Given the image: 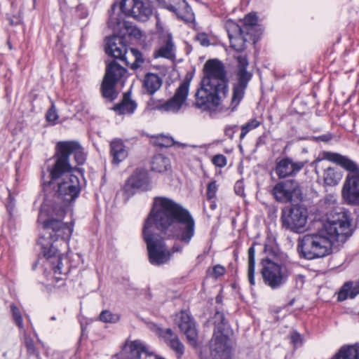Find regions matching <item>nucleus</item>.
Segmentation results:
<instances>
[{"label": "nucleus", "instance_id": "8", "mask_svg": "<svg viewBox=\"0 0 359 359\" xmlns=\"http://www.w3.org/2000/svg\"><path fill=\"white\" fill-rule=\"evenodd\" d=\"M237 67L235 72V79L232 83V97L230 106L233 110L244 97L245 90L252 74L247 71L248 60L247 57L241 55L236 57Z\"/></svg>", "mask_w": 359, "mask_h": 359}, {"label": "nucleus", "instance_id": "48", "mask_svg": "<svg viewBox=\"0 0 359 359\" xmlns=\"http://www.w3.org/2000/svg\"><path fill=\"white\" fill-rule=\"evenodd\" d=\"M212 163L219 168H223L226 165V158L222 154H217L212 159Z\"/></svg>", "mask_w": 359, "mask_h": 359}, {"label": "nucleus", "instance_id": "3", "mask_svg": "<svg viewBox=\"0 0 359 359\" xmlns=\"http://www.w3.org/2000/svg\"><path fill=\"white\" fill-rule=\"evenodd\" d=\"M352 234L351 221L346 212L331 213L318 232L308 233L298 240L297 252L301 257L314 259L332 252L335 243H344Z\"/></svg>", "mask_w": 359, "mask_h": 359}, {"label": "nucleus", "instance_id": "56", "mask_svg": "<svg viewBox=\"0 0 359 359\" xmlns=\"http://www.w3.org/2000/svg\"><path fill=\"white\" fill-rule=\"evenodd\" d=\"M320 139H321L322 140H323V141H327V140H328V139H327V138H326V137H325V136H322V137H320Z\"/></svg>", "mask_w": 359, "mask_h": 359}, {"label": "nucleus", "instance_id": "60", "mask_svg": "<svg viewBox=\"0 0 359 359\" xmlns=\"http://www.w3.org/2000/svg\"><path fill=\"white\" fill-rule=\"evenodd\" d=\"M321 159H316V161H320Z\"/></svg>", "mask_w": 359, "mask_h": 359}, {"label": "nucleus", "instance_id": "47", "mask_svg": "<svg viewBox=\"0 0 359 359\" xmlns=\"http://www.w3.org/2000/svg\"><path fill=\"white\" fill-rule=\"evenodd\" d=\"M323 202L326 208H332L337 204V196L334 194L326 195L324 197Z\"/></svg>", "mask_w": 359, "mask_h": 359}, {"label": "nucleus", "instance_id": "26", "mask_svg": "<svg viewBox=\"0 0 359 359\" xmlns=\"http://www.w3.org/2000/svg\"><path fill=\"white\" fill-rule=\"evenodd\" d=\"M151 168L153 171L164 172L171 168L170 159L162 154L155 155L151 160Z\"/></svg>", "mask_w": 359, "mask_h": 359}, {"label": "nucleus", "instance_id": "33", "mask_svg": "<svg viewBox=\"0 0 359 359\" xmlns=\"http://www.w3.org/2000/svg\"><path fill=\"white\" fill-rule=\"evenodd\" d=\"M231 47L236 51H242L245 48V42L248 39L245 37L244 33L229 37Z\"/></svg>", "mask_w": 359, "mask_h": 359}, {"label": "nucleus", "instance_id": "14", "mask_svg": "<svg viewBox=\"0 0 359 359\" xmlns=\"http://www.w3.org/2000/svg\"><path fill=\"white\" fill-rule=\"evenodd\" d=\"M229 334H213L210 342V355L213 359H230L232 342Z\"/></svg>", "mask_w": 359, "mask_h": 359}, {"label": "nucleus", "instance_id": "34", "mask_svg": "<svg viewBox=\"0 0 359 359\" xmlns=\"http://www.w3.org/2000/svg\"><path fill=\"white\" fill-rule=\"evenodd\" d=\"M44 239L45 238L43 236L40 237L39 242L42 245L43 253L44 256L47 258L49 263H50L51 260H53L55 257L60 255V253H58L57 248H55L53 244H50L49 248L46 247V244L43 242Z\"/></svg>", "mask_w": 359, "mask_h": 359}, {"label": "nucleus", "instance_id": "5", "mask_svg": "<svg viewBox=\"0 0 359 359\" xmlns=\"http://www.w3.org/2000/svg\"><path fill=\"white\" fill-rule=\"evenodd\" d=\"M322 158L335 163L348 171L342 189L341 196L345 203L359 205V167L352 160L337 153L323 151Z\"/></svg>", "mask_w": 359, "mask_h": 359}, {"label": "nucleus", "instance_id": "23", "mask_svg": "<svg viewBox=\"0 0 359 359\" xmlns=\"http://www.w3.org/2000/svg\"><path fill=\"white\" fill-rule=\"evenodd\" d=\"M126 70L115 61H111L107 65L105 79H108L116 83L126 73Z\"/></svg>", "mask_w": 359, "mask_h": 359}, {"label": "nucleus", "instance_id": "12", "mask_svg": "<svg viewBox=\"0 0 359 359\" xmlns=\"http://www.w3.org/2000/svg\"><path fill=\"white\" fill-rule=\"evenodd\" d=\"M119 8L126 15L131 16L141 22L149 20L152 13L150 5L140 0H121Z\"/></svg>", "mask_w": 359, "mask_h": 359}, {"label": "nucleus", "instance_id": "25", "mask_svg": "<svg viewBox=\"0 0 359 359\" xmlns=\"http://www.w3.org/2000/svg\"><path fill=\"white\" fill-rule=\"evenodd\" d=\"M215 329L213 334H229L231 332L229 324L226 321L224 314L217 311L213 317Z\"/></svg>", "mask_w": 359, "mask_h": 359}, {"label": "nucleus", "instance_id": "38", "mask_svg": "<svg viewBox=\"0 0 359 359\" xmlns=\"http://www.w3.org/2000/svg\"><path fill=\"white\" fill-rule=\"evenodd\" d=\"M99 318L104 323H116L119 320L120 316L116 313H113L110 311L104 310L101 312Z\"/></svg>", "mask_w": 359, "mask_h": 359}, {"label": "nucleus", "instance_id": "51", "mask_svg": "<svg viewBox=\"0 0 359 359\" xmlns=\"http://www.w3.org/2000/svg\"><path fill=\"white\" fill-rule=\"evenodd\" d=\"M237 130V126H228L224 130V134L230 139H233L234 133Z\"/></svg>", "mask_w": 359, "mask_h": 359}, {"label": "nucleus", "instance_id": "27", "mask_svg": "<svg viewBox=\"0 0 359 359\" xmlns=\"http://www.w3.org/2000/svg\"><path fill=\"white\" fill-rule=\"evenodd\" d=\"M131 359H151L152 355L148 353L145 346L140 341H135L131 344Z\"/></svg>", "mask_w": 359, "mask_h": 359}, {"label": "nucleus", "instance_id": "57", "mask_svg": "<svg viewBox=\"0 0 359 359\" xmlns=\"http://www.w3.org/2000/svg\"><path fill=\"white\" fill-rule=\"evenodd\" d=\"M220 301V299L219 298V297H217V302H219Z\"/></svg>", "mask_w": 359, "mask_h": 359}, {"label": "nucleus", "instance_id": "50", "mask_svg": "<svg viewBox=\"0 0 359 359\" xmlns=\"http://www.w3.org/2000/svg\"><path fill=\"white\" fill-rule=\"evenodd\" d=\"M225 271H226V269L223 266H222L220 264H217L213 267L212 274H213L214 277L218 278L221 276H223L224 274Z\"/></svg>", "mask_w": 359, "mask_h": 359}, {"label": "nucleus", "instance_id": "15", "mask_svg": "<svg viewBox=\"0 0 359 359\" xmlns=\"http://www.w3.org/2000/svg\"><path fill=\"white\" fill-rule=\"evenodd\" d=\"M175 322L186 335L188 342L192 346L197 345L198 333L195 324L189 315L185 311L177 314Z\"/></svg>", "mask_w": 359, "mask_h": 359}, {"label": "nucleus", "instance_id": "43", "mask_svg": "<svg viewBox=\"0 0 359 359\" xmlns=\"http://www.w3.org/2000/svg\"><path fill=\"white\" fill-rule=\"evenodd\" d=\"M50 102H51V106H50V109H48V111H47L46 117V120L49 123L55 124L56 121L58 118V114H57V110L55 109L54 102L52 100L50 101Z\"/></svg>", "mask_w": 359, "mask_h": 359}, {"label": "nucleus", "instance_id": "49", "mask_svg": "<svg viewBox=\"0 0 359 359\" xmlns=\"http://www.w3.org/2000/svg\"><path fill=\"white\" fill-rule=\"evenodd\" d=\"M196 40L203 46H208L210 44L208 36L205 33H199L196 36Z\"/></svg>", "mask_w": 359, "mask_h": 359}, {"label": "nucleus", "instance_id": "7", "mask_svg": "<svg viewBox=\"0 0 359 359\" xmlns=\"http://www.w3.org/2000/svg\"><path fill=\"white\" fill-rule=\"evenodd\" d=\"M105 52L107 55L124 62L132 69L142 67L145 62L141 52L133 48L128 50L123 39L118 36H112L107 39Z\"/></svg>", "mask_w": 359, "mask_h": 359}, {"label": "nucleus", "instance_id": "10", "mask_svg": "<svg viewBox=\"0 0 359 359\" xmlns=\"http://www.w3.org/2000/svg\"><path fill=\"white\" fill-rule=\"evenodd\" d=\"M189 80L183 81L171 98L165 102H158L154 108L161 112L179 113L182 108L187 105L186 101L189 95Z\"/></svg>", "mask_w": 359, "mask_h": 359}, {"label": "nucleus", "instance_id": "36", "mask_svg": "<svg viewBox=\"0 0 359 359\" xmlns=\"http://www.w3.org/2000/svg\"><path fill=\"white\" fill-rule=\"evenodd\" d=\"M226 29L228 32L229 38L241 34L245 32L243 28H241L238 24L232 20L226 22Z\"/></svg>", "mask_w": 359, "mask_h": 359}, {"label": "nucleus", "instance_id": "19", "mask_svg": "<svg viewBox=\"0 0 359 359\" xmlns=\"http://www.w3.org/2000/svg\"><path fill=\"white\" fill-rule=\"evenodd\" d=\"M50 264L52 266V269L57 280L63 278L59 276H66L70 270L68 258L61 254L55 257L53 260H51Z\"/></svg>", "mask_w": 359, "mask_h": 359}, {"label": "nucleus", "instance_id": "32", "mask_svg": "<svg viewBox=\"0 0 359 359\" xmlns=\"http://www.w3.org/2000/svg\"><path fill=\"white\" fill-rule=\"evenodd\" d=\"M255 250L253 246L250 247L248 249V280L251 285H254L255 284Z\"/></svg>", "mask_w": 359, "mask_h": 359}, {"label": "nucleus", "instance_id": "21", "mask_svg": "<svg viewBox=\"0 0 359 359\" xmlns=\"http://www.w3.org/2000/svg\"><path fill=\"white\" fill-rule=\"evenodd\" d=\"M359 294V280L356 282H347L338 293V300L344 301L348 298L353 299Z\"/></svg>", "mask_w": 359, "mask_h": 359}, {"label": "nucleus", "instance_id": "4", "mask_svg": "<svg viewBox=\"0 0 359 359\" xmlns=\"http://www.w3.org/2000/svg\"><path fill=\"white\" fill-rule=\"evenodd\" d=\"M201 86L196 93L195 106L203 111L215 109L228 93V83L223 63L217 59L208 60L203 67Z\"/></svg>", "mask_w": 359, "mask_h": 359}, {"label": "nucleus", "instance_id": "22", "mask_svg": "<svg viewBox=\"0 0 359 359\" xmlns=\"http://www.w3.org/2000/svg\"><path fill=\"white\" fill-rule=\"evenodd\" d=\"M154 57H163L168 60L175 58V45L172 36L168 35L165 43L154 52Z\"/></svg>", "mask_w": 359, "mask_h": 359}, {"label": "nucleus", "instance_id": "30", "mask_svg": "<svg viewBox=\"0 0 359 359\" xmlns=\"http://www.w3.org/2000/svg\"><path fill=\"white\" fill-rule=\"evenodd\" d=\"M341 178L340 173L335 171L332 167H329L324 170L323 181L325 185L334 186L338 184Z\"/></svg>", "mask_w": 359, "mask_h": 359}, {"label": "nucleus", "instance_id": "46", "mask_svg": "<svg viewBox=\"0 0 359 359\" xmlns=\"http://www.w3.org/2000/svg\"><path fill=\"white\" fill-rule=\"evenodd\" d=\"M218 189L217 184L216 183V181H212L210 182L207 187V198L208 200H212L216 196L217 191Z\"/></svg>", "mask_w": 359, "mask_h": 359}, {"label": "nucleus", "instance_id": "40", "mask_svg": "<svg viewBox=\"0 0 359 359\" xmlns=\"http://www.w3.org/2000/svg\"><path fill=\"white\" fill-rule=\"evenodd\" d=\"M159 336L164 340L168 346L171 341L177 339V335L170 328L161 329L159 330Z\"/></svg>", "mask_w": 359, "mask_h": 359}, {"label": "nucleus", "instance_id": "9", "mask_svg": "<svg viewBox=\"0 0 359 359\" xmlns=\"http://www.w3.org/2000/svg\"><path fill=\"white\" fill-rule=\"evenodd\" d=\"M307 219L308 212L304 207L294 205L282 209L280 217L282 226L293 232H302L305 229Z\"/></svg>", "mask_w": 359, "mask_h": 359}, {"label": "nucleus", "instance_id": "58", "mask_svg": "<svg viewBox=\"0 0 359 359\" xmlns=\"http://www.w3.org/2000/svg\"><path fill=\"white\" fill-rule=\"evenodd\" d=\"M8 46H9L10 49H11V46L10 43L8 42Z\"/></svg>", "mask_w": 359, "mask_h": 359}, {"label": "nucleus", "instance_id": "45", "mask_svg": "<svg viewBox=\"0 0 359 359\" xmlns=\"http://www.w3.org/2000/svg\"><path fill=\"white\" fill-rule=\"evenodd\" d=\"M174 140L171 137L160 135L156 139V144L161 147H169L174 144Z\"/></svg>", "mask_w": 359, "mask_h": 359}, {"label": "nucleus", "instance_id": "42", "mask_svg": "<svg viewBox=\"0 0 359 359\" xmlns=\"http://www.w3.org/2000/svg\"><path fill=\"white\" fill-rule=\"evenodd\" d=\"M168 346L176 353L178 359L182 358L184 353V346L180 341L179 338L171 341Z\"/></svg>", "mask_w": 359, "mask_h": 359}, {"label": "nucleus", "instance_id": "11", "mask_svg": "<svg viewBox=\"0 0 359 359\" xmlns=\"http://www.w3.org/2000/svg\"><path fill=\"white\" fill-rule=\"evenodd\" d=\"M262 275L265 284L272 289H276L283 285L288 276L285 270L280 264L268 259L263 264Z\"/></svg>", "mask_w": 359, "mask_h": 359}, {"label": "nucleus", "instance_id": "2", "mask_svg": "<svg viewBox=\"0 0 359 359\" xmlns=\"http://www.w3.org/2000/svg\"><path fill=\"white\" fill-rule=\"evenodd\" d=\"M48 170L51 177L50 182L57 184L55 199L53 206L46 203L41 205L38 222L43 225L45 230L49 231L50 240L61 238L67 241L71 237L73 228L71 225L62 222V219L65 215L67 206L80 194V182L79 177L72 173L73 171H65V173L55 177L52 175L51 167Z\"/></svg>", "mask_w": 359, "mask_h": 359}, {"label": "nucleus", "instance_id": "18", "mask_svg": "<svg viewBox=\"0 0 359 359\" xmlns=\"http://www.w3.org/2000/svg\"><path fill=\"white\" fill-rule=\"evenodd\" d=\"M304 165L302 162H293L286 158L277 163L276 172L280 178H285L299 172Z\"/></svg>", "mask_w": 359, "mask_h": 359}, {"label": "nucleus", "instance_id": "52", "mask_svg": "<svg viewBox=\"0 0 359 359\" xmlns=\"http://www.w3.org/2000/svg\"><path fill=\"white\" fill-rule=\"evenodd\" d=\"M235 192L238 196H243L244 194V188L243 186V182L241 181L236 182L234 187Z\"/></svg>", "mask_w": 359, "mask_h": 359}, {"label": "nucleus", "instance_id": "53", "mask_svg": "<svg viewBox=\"0 0 359 359\" xmlns=\"http://www.w3.org/2000/svg\"><path fill=\"white\" fill-rule=\"evenodd\" d=\"M291 339L294 344H298L301 341V335L297 332H293L291 335Z\"/></svg>", "mask_w": 359, "mask_h": 359}, {"label": "nucleus", "instance_id": "1", "mask_svg": "<svg viewBox=\"0 0 359 359\" xmlns=\"http://www.w3.org/2000/svg\"><path fill=\"white\" fill-rule=\"evenodd\" d=\"M142 233L150 263L160 266L190 243L195 234V222L181 205L166 197H156Z\"/></svg>", "mask_w": 359, "mask_h": 359}, {"label": "nucleus", "instance_id": "31", "mask_svg": "<svg viewBox=\"0 0 359 359\" xmlns=\"http://www.w3.org/2000/svg\"><path fill=\"white\" fill-rule=\"evenodd\" d=\"M116 83L104 78L102 85V95L105 98L113 100L116 97L114 86Z\"/></svg>", "mask_w": 359, "mask_h": 359}, {"label": "nucleus", "instance_id": "13", "mask_svg": "<svg viewBox=\"0 0 359 359\" xmlns=\"http://www.w3.org/2000/svg\"><path fill=\"white\" fill-rule=\"evenodd\" d=\"M151 189L150 178L147 170L137 169L126 181L123 191L127 198L133 196L137 189L147 191Z\"/></svg>", "mask_w": 359, "mask_h": 359}, {"label": "nucleus", "instance_id": "37", "mask_svg": "<svg viewBox=\"0 0 359 359\" xmlns=\"http://www.w3.org/2000/svg\"><path fill=\"white\" fill-rule=\"evenodd\" d=\"M257 17L255 14L249 13L245 15L243 19V29L245 32L248 34L251 30L254 28L255 26L257 25Z\"/></svg>", "mask_w": 359, "mask_h": 359}, {"label": "nucleus", "instance_id": "41", "mask_svg": "<svg viewBox=\"0 0 359 359\" xmlns=\"http://www.w3.org/2000/svg\"><path fill=\"white\" fill-rule=\"evenodd\" d=\"M24 344L27 349V354L36 358L39 357V353L35 347L34 340L29 336L25 335Z\"/></svg>", "mask_w": 359, "mask_h": 359}, {"label": "nucleus", "instance_id": "28", "mask_svg": "<svg viewBox=\"0 0 359 359\" xmlns=\"http://www.w3.org/2000/svg\"><path fill=\"white\" fill-rule=\"evenodd\" d=\"M335 359H359V350L355 346H343L335 355Z\"/></svg>", "mask_w": 359, "mask_h": 359}, {"label": "nucleus", "instance_id": "29", "mask_svg": "<svg viewBox=\"0 0 359 359\" xmlns=\"http://www.w3.org/2000/svg\"><path fill=\"white\" fill-rule=\"evenodd\" d=\"M136 103L125 95L121 103L116 104L114 107V110L119 114H132L136 109Z\"/></svg>", "mask_w": 359, "mask_h": 359}, {"label": "nucleus", "instance_id": "17", "mask_svg": "<svg viewBox=\"0 0 359 359\" xmlns=\"http://www.w3.org/2000/svg\"><path fill=\"white\" fill-rule=\"evenodd\" d=\"M168 9L175 13L177 16L186 22H191L194 20V14L185 0H170Z\"/></svg>", "mask_w": 359, "mask_h": 359}, {"label": "nucleus", "instance_id": "44", "mask_svg": "<svg viewBox=\"0 0 359 359\" xmlns=\"http://www.w3.org/2000/svg\"><path fill=\"white\" fill-rule=\"evenodd\" d=\"M11 309L13 318L15 323L20 328H22L23 327L22 318L21 313H20L19 309L15 304H11Z\"/></svg>", "mask_w": 359, "mask_h": 359}, {"label": "nucleus", "instance_id": "20", "mask_svg": "<svg viewBox=\"0 0 359 359\" xmlns=\"http://www.w3.org/2000/svg\"><path fill=\"white\" fill-rule=\"evenodd\" d=\"M110 154L114 164H118L126 158L128 151L121 140L114 139L110 142Z\"/></svg>", "mask_w": 359, "mask_h": 359}, {"label": "nucleus", "instance_id": "39", "mask_svg": "<svg viewBox=\"0 0 359 359\" xmlns=\"http://www.w3.org/2000/svg\"><path fill=\"white\" fill-rule=\"evenodd\" d=\"M260 126V121L257 120L256 118H253L250 120L248 123L243 125L241 127V133L240 135V138L243 139L245 135L252 130L257 128Z\"/></svg>", "mask_w": 359, "mask_h": 359}, {"label": "nucleus", "instance_id": "35", "mask_svg": "<svg viewBox=\"0 0 359 359\" xmlns=\"http://www.w3.org/2000/svg\"><path fill=\"white\" fill-rule=\"evenodd\" d=\"M117 6L119 7V4H118L117 3L113 4L111 6V11H109V19L108 21V25L113 29H115L116 26L119 25L122 20V18L119 14L116 15L114 13L115 9L116 8Z\"/></svg>", "mask_w": 359, "mask_h": 359}, {"label": "nucleus", "instance_id": "6", "mask_svg": "<svg viewBox=\"0 0 359 359\" xmlns=\"http://www.w3.org/2000/svg\"><path fill=\"white\" fill-rule=\"evenodd\" d=\"M51 172L55 177L65 171L77 170L76 165L84 163L86 154L77 142L65 141L57 144Z\"/></svg>", "mask_w": 359, "mask_h": 359}, {"label": "nucleus", "instance_id": "59", "mask_svg": "<svg viewBox=\"0 0 359 359\" xmlns=\"http://www.w3.org/2000/svg\"><path fill=\"white\" fill-rule=\"evenodd\" d=\"M51 320H55V318L54 316H53V317H51Z\"/></svg>", "mask_w": 359, "mask_h": 359}, {"label": "nucleus", "instance_id": "55", "mask_svg": "<svg viewBox=\"0 0 359 359\" xmlns=\"http://www.w3.org/2000/svg\"><path fill=\"white\" fill-rule=\"evenodd\" d=\"M294 302V299H291V300L289 302V303H288V306H292V305H293Z\"/></svg>", "mask_w": 359, "mask_h": 359}, {"label": "nucleus", "instance_id": "16", "mask_svg": "<svg viewBox=\"0 0 359 359\" xmlns=\"http://www.w3.org/2000/svg\"><path fill=\"white\" fill-rule=\"evenodd\" d=\"M299 191V185L295 180H287L278 182L272 190L276 200L281 203L292 201L294 194Z\"/></svg>", "mask_w": 359, "mask_h": 359}, {"label": "nucleus", "instance_id": "54", "mask_svg": "<svg viewBox=\"0 0 359 359\" xmlns=\"http://www.w3.org/2000/svg\"><path fill=\"white\" fill-rule=\"evenodd\" d=\"M304 276L302 275H297L295 277V280L297 282V285H299V287H302L303 286V284L304 283Z\"/></svg>", "mask_w": 359, "mask_h": 359}, {"label": "nucleus", "instance_id": "24", "mask_svg": "<svg viewBox=\"0 0 359 359\" xmlns=\"http://www.w3.org/2000/svg\"><path fill=\"white\" fill-rule=\"evenodd\" d=\"M162 86V79L157 74L148 73L145 75L143 82V86L147 93L153 95Z\"/></svg>", "mask_w": 359, "mask_h": 359}]
</instances>
